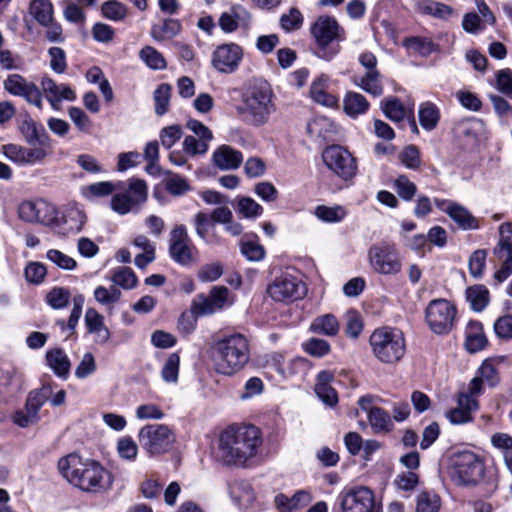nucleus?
I'll use <instances>...</instances> for the list:
<instances>
[{
  "label": "nucleus",
  "mask_w": 512,
  "mask_h": 512,
  "mask_svg": "<svg viewBox=\"0 0 512 512\" xmlns=\"http://www.w3.org/2000/svg\"><path fill=\"white\" fill-rule=\"evenodd\" d=\"M58 469L64 478L85 492H105L113 483L111 473L99 462L83 460L77 452L61 458Z\"/></svg>",
  "instance_id": "f257e3e1"
},
{
  "label": "nucleus",
  "mask_w": 512,
  "mask_h": 512,
  "mask_svg": "<svg viewBox=\"0 0 512 512\" xmlns=\"http://www.w3.org/2000/svg\"><path fill=\"white\" fill-rule=\"evenodd\" d=\"M236 114L247 124L261 127L276 111L273 91L263 80L250 83L241 91V102L235 106Z\"/></svg>",
  "instance_id": "f03ea898"
},
{
  "label": "nucleus",
  "mask_w": 512,
  "mask_h": 512,
  "mask_svg": "<svg viewBox=\"0 0 512 512\" xmlns=\"http://www.w3.org/2000/svg\"><path fill=\"white\" fill-rule=\"evenodd\" d=\"M249 360V342L242 334L225 336L212 347L214 369L219 374L232 376L241 371Z\"/></svg>",
  "instance_id": "7ed1b4c3"
},
{
  "label": "nucleus",
  "mask_w": 512,
  "mask_h": 512,
  "mask_svg": "<svg viewBox=\"0 0 512 512\" xmlns=\"http://www.w3.org/2000/svg\"><path fill=\"white\" fill-rule=\"evenodd\" d=\"M440 468L447 470L459 484H478L485 474L482 459L471 450H458L440 460Z\"/></svg>",
  "instance_id": "20e7f679"
},
{
  "label": "nucleus",
  "mask_w": 512,
  "mask_h": 512,
  "mask_svg": "<svg viewBox=\"0 0 512 512\" xmlns=\"http://www.w3.org/2000/svg\"><path fill=\"white\" fill-rule=\"evenodd\" d=\"M373 356L384 364L399 362L406 353V341L401 330L393 327L375 329L369 338Z\"/></svg>",
  "instance_id": "39448f33"
},
{
  "label": "nucleus",
  "mask_w": 512,
  "mask_h": 512,
  "mask_svg": "<svg viewBox=\"0 0 512 512\" xmlns=\"http://www.w3.org/2000/svg\"><path fill=\"white\" fill-rule=\"evenodd\" d=\"M310 32L318 46L317 56L326 61L331 60L338 49L329 48L333 42L346 39V31L333 16L321 15L310 27Z\"/></svg>",
  "instance_id": "423d86ee"
},
{
  "label": "nucleus",
  "mask_w": 512,
  "mask_h": 512,
  "mask_svg": "<svg viewBox=\"0 0 512 512\" xmlns=\"http://www.w3.org/2000/svg\"><path fill=\"white\" fill-rule=\"evenodd\" d=\"M496 271L493 280L496 285L506 281L512 275V223H502L499 227V240L493 248Z\"/></svg>",
  "instance_id": "0eeeda50"
},
{
  "label": "nucleus",
  "mask_w": 512,
  "mask_h": 512,
  "mask_svg": "<svg viewBox=\"0 0 512 512\" xmlns=\"http://www.w3.org/2000/svg\"><path fill=\"white\" fill-rule=\"evenodd\" d=\"M371 268L382 275H396L401 271L402 262L395 245L382 243L373 245L368 252Z\"/></svg>",
  "instance_id": "6e6552de"
},
{
  "label": "nucleus",
  "mask_w": 512,
  "mask_h": 512,
  "mask_svg": "<svg viewBox=\"0 0 512 512\" xmlns=\"http://www.w3.org/2000/svg\"><path fill=\"white\" fill-rule=\"evenodd\" d=\"M425 317L434 333L447 334L454 325L456 308L446 299H434L428 304Z\"/></svg>",
  "instance_id": "1a4fd4ad"
},
{
  "label": "nucleus",
  "mask_w": 512,
  "mask_h": 512,
  "mask_svg": "<svg viewBox=\"0 0 512 512\" xmlns=\"http://www.w3.org/2000/svg\"><path fill=\"white\" fill-rule=\"evenodd\" d=\"M196 247L191 243L188 231L185 225H176L169 235V256L171 259L181 265L189 266L195 260Z\"/></svg>",
  "instance_id": "9d476101"
},
{
  "label": "nucleus",
  "mask_w": 512,
  "mask_h": 512,
  "mask_svg": "<svg viewBox=\"0 0 512 512\" xmlns=\"http://www.w3.org/2000/svg\"><path fill=\"white\" fill-rule=\"evenodd\" d=\"M325 165L344 180L353 178L357 172L356 159L344 147L332 145L322 154Z\"/></svg>",
  "instance_id": "9b49d317"
},
{
  "label": "nucleus",
  "mask_w": 512,
  "mask_h": 512,
  "mask_svg": "<svg viewBox=\"0 0 512 512\" xmlns=\"http://www.w3.org/2000/svg\"><path fill=\"white\" fill-rule=\"evenodd\" d=\"M339 512H373L374 492L366 486H357L338 496Z\"/></svg>",
  "instance_id": "f8f14e48"
},
{
  "label": "nucleus",
  "mask_w": 512,
  "mask_h": 512,
  "mask_svg": "<svg viewBox=\"0 0 512 512\" xmlns=\"http://www.w3.org/2000/svg\"><path fill=\"white\" fill-rule=\"evenodd\" d=\"M3 87L9 94L22 97L28 104L42 110L43 102L40 87L21 74H9L3 81Z\"/></svg>",
  "instance_id": "ddd939ff"
},
{
  "label": "nucleus",
  "mask_w": 512,
  "mask_h": 512,
  "mask_svg": "<svg viewBox=\"0 0 512 512\" xmlns=\"http://www.w3.org/2000/svg\"><path fill=\"white\" fill-rule=\"evenodd\" d=\"M433 202L441 212L450 217L459 229L472 231L481 228V220L474 216L469 209L462 204L453 200L440 198H434Z\"/></svg>",
  "instance_id": "4468645a"
},
{
  "label": "nucleus",
  "mask_w": 512,
  "mask_h": 512,
  "mask_svg": "<svg viewBox=\"0 0 512 512\" xmlns=\"http://www.w3.org/2000/svg\"><path fill=\"white\" fill-rule=\"evenodd\" d=\"M209 457L226 467H252L264 460L258 450H209Z\"/></svg>",
  "instance_id": "2eb2a0df"
},
{
  "label": "nucleus",
  "mask_w": 512,
  "mask_h": 512,
  "mask_svg": "<svg viewBox=\"0 0 512 512\" xmlns=\"http://www.w3.org/2000/svg\"><path fill=\"white\" fill-rule=\"evenodd\" d=\"M229 289L225 286H213L208 295L198 294L193 299V309L198 315H212L232 304L229 301Z\"/></svg>",
  "instance_id": "dca6fc26"
},
{
  "label": "nucleus",
  "mask_w": 512,
  "mask_h": 512,
  "mask_svg": "<svg viewBox=\"0 0 512 512\" xmlns=\"http://www.w3.org/2000/svg\"><path fill=\"white\" fill-rule=\"evenodd\" d=\"M270 297L278 302H288L301 299L306 288L302 281L290 275L277 277L267 289Z\"/></svg>",
  "instance_id": "f3484780"
},
{
  "label": "nucleus",
  "mask_w": 512,
  "mask_h": 512,
  "mask_svg": "<svg viewBox=\"0 0 512 512\" xmlns=\"http://www.w3.org/2000/svg\"><path fill=\"white\" fill-rule=\"evenodd\" d=\"M19 217L26 222H38L44 225H50L57 219L56 207L43 200L23 201L18 209Z\"/></svg>",
  "instance_id": "a211bd4d"
},
{
  "label": "nucleus",
  "mask_w": 512,
  "mask_h": 512,
  "mask_svg": "<svg viewBox=\"0 0 512 512\" xmlns=\"http://www.w3.org/2000/svg\"><path fill=\"white\" fill-rule=\"evenodd\" d=\"M243 57L242 48L234 43L218 46L213 52L212 65L221 73H233Z\"/></svg>",
  "instance_id": "6ab92c4d"
},
{
  "label": "nucleus",
  "mask_w": 512,
  "mask_h": 512,
  "mask_svg": "<svg viewBox=\"0 0 512 512\" xmlns=\"http://www.w3.org/2000/svg\"><path fill=\"white\" fill-rule=\"evenodd\" d=\"M479 408L477 396L466 389L458 394L457 407L449 410L446 417L451 424H465L473 420L472 414Z\"/></svg>",
  "instance_id": "aec40b11"
},
{
  "label": "nucleus",
  "mask_w": 512,
  "mask_h": 512,
  "mask_svg": "<svg viewBox=\"0 0 512 512\" xmlns=\"http://www.w3.org/2000/svg\"><path fill=\"white\" fill-rule=\"evenodd\" d=\"M139 440L142 445L162 447L171 445L175 440L172 430L163 424H150L141 428Z\"/></svg>",
  "instance_id": "412c9836"
},
{
  "label": "nucleus",
  "mask_w": 512,
  "mask_h": 512,
  "mask_svg": "<svg viewBox=\"0 0 512 512\" xmlns=\"http://www.w3.org/2000/svg\"><path fill=\"white\" fill-rule=\"evenodd\" d=\"M494 387L499 383V374L493 360H485L477 371V375L470 381L467 389L477 397L483 393V383Z\"/></svg>",
  "instance_id": "4be33fe9"
},
{
  "label": "nucleus",
  "mask_w": 512,
  "mask_h": 512,
  "mask_svg": "<svg viewBox=\"0 0 512 512\" xmlns=\"http://www.w3.org/2000/svg\"><path fill=\"white\" fill-rule=\"evenodd\" d=\"M84 322L87 331L93 335L95 343L104 345L110 339V330L104 323V317L95 308H88L85 313Z\"/></svg>",
  "instance_id": "5701e85b"
},
{
  "label": "nucleus",
  "mask_w": 512,
  "mask_h": 512,
  "mask_svg": "<svg viewBox=\"0 0 512 512\" xmlns=\"http://www.w3.org/2000/svg\"><path fill=\"white\" fill-rule=\"evenodd\" d=\"M212 161L220 170H235L242 164L243 155L229 145H221L213 152Z\"/></svg>",
  "instance_id": "b1692460"
},
{
  "label": "nucleus",
  "mask_w": 512,
  "mask_h": 512,
  "mask_svg": "<svg viewBox=\"0 0 512 512\" xmlns=\"http://www.w3.org/2000/svg\"><path fill=\"white\" fill-rule=\"evenodd\" d=\"M250 18L251 16L246 9L241 6H234L230 12L221 14L219 26L224 32L231 33L237 30L239 25L247 26Z\"/></svg>",
  "instance_id": "393cba45"
},
{
  "label": "nucleus",
  "mask_w": 512,
  "mask_h": 512,
  "mask_svg": "<svg viewBox=\"0 0 512 512\" xmlns=\"http://www.w3.org/2000/svg\"><path fill=\"white\" fill-rule=\"evenodd\" d=\"M19 130L25 141L30 145L43 144L47 137L43 126L38 125L28 113L21 115Z\"/></svg>",
  "instance_id": "a878e982"
},
{
  "label": "nucleus",
  "mask_w": 512,
  "mask_h": 512,
  "mask_svg": "<svg viewBox=\"0 0 512 512\" xmlns=\"http://www.w3.org/2000/svg\"><path fill=\"white\" fill-rule=\"evenodd\" d=\"M42 96L58 98L63 101H74L76 99L75 91L67 84H57L51 77L45 76L41 79Z\"/></svg>",
  "instance_id": "bb28decb"
},
{
  "label": "nucleus",
  "mask_w": 512,
  "mask_h": 512,
  "mask_svg": "<svg viewBox=\"0 0 512 512\" xmlns=\"http://www.w3.org/2000/svg\"><path fill=\"white\" fill-rule=\"evenodd\" d=\"M340 330V324L335 315L326 313L315 317L309 326V331L327 337H335Z\"/></svg>",
  "instance_id": "cd10ccee"
},
{
  "label": "nucleus",
  "mask_w": 512,
  "mask_h": 512,
  "mask_svg": "<svg viewBox=\"0 0 512 512\" xmlns=\"http://www.w3.org/2000/svg\"><path fill=\"white\" fill-rule=\"evenodd\" d=\"M488 341L479 321H470L465 330V346L471 353L484 349Z\"/></svg>",
  "instance_id": "c85d7f7f"
},
{
  "label": "nucleus",
  "mask_w": 512,
  "mask_h": 512,
  "mask_svg": "<svg viewBox=\"0 0 512 512\" xmlns=\"http://www.w3.org/2000/svg\"><path fill=\"white\" fill-rule=\"evenodd\" d=\"M46 361L56 376L66 379L69 375L71 362L63 349L54 348L46 352Z\"/></svg>",
  "instance_id": "c756f323"
},
{
  "label": "nucleus",
  "mask_w": 512,
  "mask_h": 512,
  "mask_svg": "<svg viewBox=\"0 0 512 512\" xmlns=\"http://www.w3.org/2000/svg\"><path fill=\"white\" fill-rule=\"evenodd\" d=\"M196 235L206 244H220V237L216 233H209L214 223L208 213L200 211L193 217Z\"/></svg>",
  "instance_id": "7c9ffc66"
},
{
  "label": "nucleus",
  "mask_w": 512,
  "mask_h": 512,
  "mask_svg": "<svg viewBox=\"0 0 512 512\" xmlns=\"http://www.w3.org/2000/svg\"><path fill=\"white\" fill-rule=\"evenodd\" d=\"M381 105L385 116L395 123L404 122L414 112L413 107H406L397 98L385 99Z\"/></svg>",
  "instance_id": "2f4dec72"
},
{
  "label": "nucleus",
  "mask_w": 512,
  "mask_h": 512,
  "mask_svg": "<svg viewBox=\"0 0 512 512\" xmlns=\"http://www.w3.org/2000/svg\"><path fill=\"white\" fill-rule=\"evenodd\" d=\"M369 107L368 100L358 92L348 91L343 98V110L352 118L365 114Z\"/></svg>",
  "instance_id": "473e14b6"
},
{
  "label": "nucleus",
  "mask_w": 512,
  "mask_h": 512,
  "mask_svg": "<svg viewBox=\"0 0 512 512\" xmlns=\"http://www.w3.org/2000/svg\"><path fill=\"white\" fill-rule=\"evenodd\" d=\"M51 394L52 388L50 385H44L40 389L33 390L29 393L25 405L31 410L32 425L40 420L39 411L50 398Z\"/></svg>",
  "instance_id": "72a5a7b5"
},
{
  "label": "nucleus",
  "mask_w": 512,
  "mask_h": 512,
  "mask_svg": "<svg viewBox=\"0 0 512 512\" xmlns=\"http://www.w3.org/2000/svg\"><path fill=\"white\" fill-rule=\"evenodd\" d=\"M353 83L374 97L381 96L383 93L379 71L365 72V74L361 76L355 75L353 77Z\"/></svg>",
  "instance_id": "f704fd0d"
},
{
  "label": "nucleus",
  "mask_w": 512,
  "mask_h": 512,
  "mask_svg": "<svg viewBox=\"0 0 512 512\" xmlns=\"http://www.w3.org/2000/svg\"><path fill=\"white\" fill-rule=\"evenodd\" d=\"M182 30L179 20L167 18L161 24H154L151 27V36L156 41L171 39L178 35Z\"/></svg>",
  "instance_id": "c9c22d12"
},
{
  "label": "nucleus",
  "mask_w": 512,
  "mask_h": 512,
  "mask_svg": "<svg viewBox=\"0 0 512 512\" xmlns=\"http://www.w3.org/2000/svg\"><path fill=\"white\" fill-rule=\"evenodd\" d=\"M466 299L472 310L483 311L489 304L490 294L486 286L477 284L466 289Z\"/></svg>",
  "instance_id": "e433bc0d"
},
{
  "label": "nucleus",
  "mask_w": 512,
  "mask_h": 512,
  "mask_svg": "<svg viewBox=\"0 0 512 512\" xmlns=\"http://www.w3.org/2000/svg\"><path fill=\"white\" fill-rule=\"evenodd\" d=\"M418 117L421 127L426 131H432L438 125L440 111L434 103L423 102L419 106Z\"/></svg>",
  "instance_id": "4c0bfd02"
},
{
  "label": "nucleus",
  "mask_w": 512,
  "mask_h": 512,
  "mask_svg": "<svg viewBox=\"0 0 512 512\" xmlns=\"http://www.w3.org/2000/svg\"><path fill=\"white\" fill-rule=\"evenodd\" d=\"M29 13L39 25H45L54 18V8L50 0H32Z\"/></svg>",
  "instance_id": "58836bf2"
},
{
  "label": "nucleus",
  "mask_w": 512,
  "mask_h": 512,
  "mask_svg": "<svg viewBox=\"0 0 512 512\" xmlns=\"http://www.w3.org/2000/svg\"><path fill=\"white\" fill-rule=\"evenodd\" d=\"M367 419L371 428L376 433H387L393 428L390 414L380 407L371 410Z\"/></svg>",
  "instance_id": "ea45409f"
},
{
  "label": "nucleus",
  "mask_w": 512,
  "mask_h": 512,
  "mask_svg": "<svg viewBox=\"0 0 512 512\" xmlns=\"http://www.w3.org/2000/svg\"><path fill=\"white\" fill-rule=\"evenodd\" d=\"M403 45L421 56L427 57L437 51L438 45L426 37H408L404 39Z\"/></svg>",
  "instance_id": "a19ab883"
},
{
  "label": "nucleus",
  "mask_w": 512,
  "mask_h": 512,
  "mask_svg": "<svg viewBox=\"0 0 512 512\" xmlns=\"http://www.w3.org/2000/svg\"><path fill=\"white\" fill-rule=\"evenodd\" d=\"M315 216L326 223H338L341 222L347 215L344 207L340 205L326 206L318 205L314 211Z\"/></svg>",
  "instance_id": "79ce46f5"
},
{
  "label": "nucleus",
  "mask_w": 512,
  "mask_h": 512,
  "mask_svg": "<svg viewBox=\"0 0 512 512\" xmlns=\"http://www.w3.org/2000/svg\"><path fill=\"white\" fill-rule=\"evenodd\" d=\"M239 445L245 448H258L262 444L261 431L254 425L239 426Z\"/></svg>",
  "instance_id": "37998d69"
},
{
  "label": "nucleus",
  "mask_w": 512,
  "mask_h": 512,
  "mask_svg": "<svg viewBox=\"0 0 512 512\" xmlns=\"http://www.w3.org/2000/svg\"><path fill=\"white\" fill-rule=\"evenodd\" d=\"M121 291L115 285L106 288L104 286H98L94 290V298L95 300L106 307L108 309H113L114 305L121 298Z\"/></svg>",
  "instance_id": "c03bdc74"
},
{
  "label": "nucleus",
  "mask_w": 512,
  "mask_h": 512,
  "mask_svg": "<svg viewBox=\"0 0 512 512\" xmlns=\"http://www.w3.org/2000/svg\"><path fill=\"white\" fill-rule=\"evenodd\" d=\"M440 497L431 491H423L417 496L416 512H439Z\"/></svg>",
  "instance_id": "a18cd8bd"
},
{
  "label": "nucleus",
  "mask_w": 512,
  "mask_h": 512,
  "mask_svg": "<svg viewBox=\"0 0 512 512\" xmlns=\"http://www.w3.org/2000/svg\"><path fill=\"white\" fill-rule=\"evenodd\" d=\"M139 57L151 69L162 70L166 68L163 55L152 46L142 48Z\"/></svg>",
  "instance_id": "49530a36"
},
{
  "label": "nucleus",
  "mask_w": 512,
  "mask_h": 512,
  "mask_svg": "<svg viewBox=\"0 0 512 512\" xmlns=\"http://www.w3.org/2000/svg\"><path fill=\"white\" fill-rule=\"evenodd\" d=\"M170 96L171 86L168 84H161L154 91L155 113L158 116L168 112Z\"/></svg>",
  "instance_id": "de8ad7c7"
},
{
  "label": "nucleus",
  "mask_w": 512,
  "mask_h": 512,
  "mask_svg": "<svg viewBox=\"0 0 512 512\" xmlns=\"http://www.w3.org/2000/svg\"><path fill=\"white\" fill-rule=\"evenodd\" d=\"M111 280L116 287L121 286L124 289H132L137 283L136 275L129 267H120L115 270Z\"/></svg>",
  "instance_id": "09e8293b"
},
{
  "label": "nucleus",
  "mask_w": 512,
  "mask_h": 512,
  "mask_svg": "<svg viewBox=\"0 0 512 512\" xmlns=\"http://www.w3.org/2000/svg\"><path fill=\"white\" fill-rule=\"evenodd\" d=\"M208 142L201 138L197 139L194 136H186L182 143V149L190 157L204 155L208 151Z\"/></svg>",
  "instance_id": "8fccbe9b"
},
{
  "label": "nucleus",
  "mask_w": 512,
  "mask_h": 512,
  "mask_svg": "<svg viewBox=\"0 0 512 512\" xmlns=\"http://www.w3.org/2000/svg\"><path fill=\"white\" fill-rule=\"evenodd\" d=\"M70 297L71 294L68 289L54 287L48 292L46 301L53 309H63L68 305Z\"/></svg>",
  "instance_id": "3c124183"
},
{
  "label": "nucleus",
  "mask_w": 512,
  "mask_h": 512,
  "mask_svg": "<svg viewBox=\"0 0 512 512\" xmlns=\"http://www.w3.org/2000/svg\"><path fill=\"white\" fill-rule=\"evenodd\" d=\"M102 14L105 18L113 21H121L127 15V8L121 2L109 0L102 4Z\"/></svg>",
  "instance_id": "603ef678"
},
{
  "label": "nucleus",
  "mask_w": 512,
  "mask_h": 512,
  "mask_svg": "<svg viewBox=\"0 0 512 512\" xmlns=\"http://www.w3.org/2000/svg\"><path fill=\"white\" fill-rule=\"evenodd\" d=\"M487 252L484 249L474 251L469 257L468 267L472 277L479 279L482 277L486 266Z\"/></svg>",
  "instance_id": "864d4df0"
},
{
  "label": "nucleus",
  "mask_w": 512,
  "mask_h": 512,
  "mask_svg": "<svg viewBox=\"0 0 512 512\" xmlns=\"http://www.w3.org/2000/svg\"><path fill=\"white\" fill-rule=\"evenodd\" d=\"M180 357L177 353H172L163 365L161 376L167 383H176L179 374Z\"/></svg>",
  "instance_id": "5fc2aeb1"
},
{
  "label": "nucleus",
  "mask_w": 512,
  "mask_h": 512,
  "mask_svg": "<svg viewBox=\"0 0 512 512\" xmlns=\"http://www.w3.org/2000/svg\"><path fill=\"white\" fill-rule=\"evenodd\" d=\"M128 194L132 202L136 205L143 203L147 199V184L141 179H130L128 190L125 192Z\"/></svg>",
  "instance_id": "6e6d98bb"
},
{
  "label": "nucleus",
  "mask_w": 512,
  "mask_h": 512,
  "mask_svg": "<svg viewBox=\"0 0 512 512\" xmlns=\"http://www.w3.org/2000/svg\"><path fill=\"white\" fill-rule=\"evenodd\" d=\"M121 187V182L113 183L110 181H102L90 184L85 188V195L93 197H105L112 194L116 189Z\"/></svg>",
  "instance_id": "4d7b16f0"
},
{
  "label": "nucleus",
  "mask_w": 512,
  "mask_h": 512,
  "mask_svg": "<svg viewBox=\"0 0 512 512\" xmlns=\"http://www.w3.org/2000/svg\"><path fill=\"white\" fill-rule=\"evenodd\" d=\"M304 17L299 9L291 8L287 14H283L280 18L281 27L286 32L298 30L302 27Z\"/></svg>",
  "instance_id": "13d9d810"
},
{
  "label": "nucleus",
  "mask_w": 512,
  "mask_h": 512,
  "mask_svg": "<svg viewBox=\"0 0 512 512\" xmlns=\"http://www.w3.org/2000/svg\"><path fill=\"white\" fill-rule=\"evenodd\" d=\"M345 332L348 337L357 339L363 330V322L360 314L355 310H349L345 316Z\"/></svg>",
  "instance_id": "bf43d9fd"
},
{
  "label": "nucleus",
  "mask_w": 512,
  "mask_h": 512,
  "mask_svg": "<svg viewBox=\"0 0 512 512\" xmlns=\"http://www.w3.org/2000/svg\"><path fill=\"white\" fill-rule=\"evenodd\" d=\"M183 131L180 125H170L162 128L159 133V138L162 146L165 149H171L172 146L180 140Z\"/></svg>",
  "instance_id": "052dcab7"
},
{
  "label": "nucleus",
  "mask_w": 512,
  "mask_h": 512,
  "mask_svg": "<svg viewBox=\"0 0 512 512\" xmlns=\"http://www.w3.org/2000/svg\"><path fill=\"white\" fill-rule=\"evenodd\" d=\"M238 211L245 218H256L263 213V207L250 197L238 199Z\"/></svg>",
  "instance_id": "680f3d73"
},
{
  "label": "nucleus",
  "mask_w": 512,
  "mask_h": 512,
  "mask_svg": "<svg viewBox=\"0 0 512 512\" xmlns=\"http://www.w3.org/2000/svg\"><path fill=\"white\" fill-rule=\"evenodd\" d=\"M397 194L405 201H411L417 192L416 185L405 175H400L394 182Z\"/></svg>",
  "instance_id": "e2e57ef3"
},
{
  "label": "nucleus",
  "mask_w": 512,
  "mask_h": 512,
  "mask_svg": "<svg viewBox=\"0 0 512 512\" xmlns=\"http://www.w3.org/2000/svg\"><path fill=\"white\" fill-rule=\"evenodd\" d=\"M303 349L311 356L323 357L330 352L331 347L324 339L311 338L303 343Z\"/></svg>",
  "instance_id": "0e129e2a"
},
{
  "label": "nucleus",
  "mask_w": 512,
  "mask_h": 512,
  "mask_svg": "<svg viewBox=\"0 0 512 512\" xmlns=\"http://www.w3.org/2000/svg\"><path fill=\"white\" fill-rule=\"evenodd\" d=\"M231 494L234 498L245 506H250L255 500V493L249 483L242 482L232 488Z\"/></svg>",
  "instance_id": "69168bd1"
},
{
  "label": "nucleus",
  "mask_w": 512,
  "mask_h": 512,
  "mask_svg": "<svg viewBox=\"0 0 512 512\" xmlns=\"http://www.w3.org/2000/svg\"><path fill=\"white\" fill-rule=\"evenodd\" d=\"M223 274V266L218 263H209L203 265L198 273L197 277L201 282L207 283V282H214L217 279H219Z\"/></svg>",
  "instance_id": "338daca9"
},
{
  "label": "nucleus",
  "mask_w": 512,
  "mask_h": 512,
  "mask_svg": "<svg viewBox=\"0 0 512 512\" xmlns=\"http://www.w3.org/2000/svg\"><path fill=\"white\" fill-rule=\"evenodd\" d=\"M494 331L497 337L503 340L512 339V315L499 317L494 323Z\"/></svg>",
  "instance_id": "774afa93"
}]
</instances>
